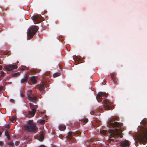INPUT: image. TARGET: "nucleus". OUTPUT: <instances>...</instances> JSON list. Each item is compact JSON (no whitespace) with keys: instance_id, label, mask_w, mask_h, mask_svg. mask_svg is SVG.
Listing matches in <instances>:
<instances>
[{"instance_id":"nucleus-1","label":"nucleus","mask_w":147,"mask_h":147,"mask_svg":"<svg viewBox=\"0 0 147 147\" xmlns=\"http://www.w3.org/2000/svg\"><path fill=\"white\" fill-rule=\"evenodd\" d=\"M122 131L120 128H119L109 129L108 132L107 131L102 130L100 131V132L104 135L108 134L109 136L108 142L111 144H113V142H117L119 139L122 138Z\"/></svg>"},{"instance_id":"nucleus-2","label":"nucleus","mask_w":147,"mask_h":147,"mask_svg":"<svg viewBox=\"0 0 147 147\" xmlns=\"http://www.w3.org/2000/svg\"><path fill=\"white\" fill-rule=\"evenodd\" d=\"M107 95V94L106 93L100 92L98 93L96 98L98 102H100L103 100V108L105 110H110L112 109V102L107 99H103L102 98V96L106 97Z\"/></svg>"},{"instance_id":"nucleus-3","label":"nucleus","mask_w":147,"mask_h":147,"mask_svg":"<svg viewBox=\"0 0 147 147\" xmlns=\"http://www.w3.org/2000/svg\"><path fill=\"white\" fill-rule=\"evenodd\" d=\"M137 140L139 142L142 144L141 143L144 144L147 142V128L146 127H144L143 129L142 132V134H140L137 137Z\"/></svg>"},{"instance_id":"nucleus-4","label":"nucleus","mask_w":147,"mask_h":147,"mask_svg":"<svg viewBox=\"0 0 147 147\" xmlns=\"http://www.w3.org/2000/svg\"><path fill=\"white\" fill-rule=\"evenodd\" d=\"M24 127L28 132H35L37 129V127L33 122V121L31 120H30L28 121L27 124L24 126Z\"/></svg>"},{"instance_id":"nucleus-5","label":"nucleus","mask_w":147,"mask_h":147,"mask_svg":"<svg viewBox=\"0 0 147 147\" xmlns=\"http://www.w3.org/2000/svg\"><path fill=\"white\" fill-rule=\"evenodd\" d=\"M81 133L79 131H76L74 132L69 131L68 132L67 138L69 141L71 143H74L76 142V140L74 136H79Z\"/></svg>"},{"instance_id":"nucleus-6","label":"nucleus","mask_w":147,"mask_h":147,"mask_svg":"<svg viewBox=\"0 0 147 147\" xmlns=\"http://www.w3.org/2000/svg\"><path fill=\"white\" fill-rule=\"evenodd\" d=\"M119 119V117H113L111 119L110 121L109 122V123L110 126L113 127H121L122 126V123L116 121H114L113 122V121L115 120L118 121Z\"/></svg>"},{"instance_id":"nucleus-7","label":"nucleus","mask_w":147,"mask_h":147,"mask_svg":"<svg viewBox=\"0 0 147 147\" xmlns=\"http://www.w3.org/2000/svg\"><path fill=\"white\" fill-rule=\"evenodd\" d=\"M38 29V27L36 26H32L28 29V31L27 32L28 36L32 38L37 31Z\"/></svg>"},{"instance_id":"nucleus-8","label":"nucleus","mask_w":147,"mask_h":147,"mask_svg":"<svg viewBox=\"0 0 147 147\" xmlns=\"http://www.w3.org/2000/svg\"><path fill=\"white\" fill-rule=\"evenodd\" d=\"M17 68V66L16 65H7L5 66V69L8 71H11Z\"/></svg>"},{"instance_id":"nucleus-9","label":"nucleus","mask_w":147,"mask_h":147,"mask_svg":"<svg viewBox=\"0 0 147 147\" xmlns=\"http://www.w3.org/2000/svg\"><path fill=\"white\" fill-rule=\"evenodd\" d=\"M32 19L36 22V23H40L42 21V20L40 16H34L32 17Z\"/></svg>"},{"instance_id":"nucleus-10","label":"nucleus","mask_w":147,"mask_h":147,"mask_svg":"<svg viewBox=\"0 0 147 147\" xmlns=\"http://www.w3.org/2000/svg\"><path fill=\"white\" fill-rule=\"evenodd\" d=\"M129 144V141L126 140L122 142L120 144L121 146V147L128 146Z\"/></svg>"},{"instance_id":"nucleus-11","label":"nucleus","mask_w":147,"mask_h":147,"mask_svg":"<svg viewBox=\"0 0 147 147\" xmlns=\"http://www.w3.org/2000/svg\"><path fill=\"white\" fill-rule=\"evenodd\" d=\"M28 98L29 100L30 101L33 102H34L37 99V96H34V97H31L30 95H28Z\"/></svg>"},{"instance_id":"nucleus-12","label":"nucleus","mask_w":147,"mask_h":147,"mask_svg":"<svg viewBox=\"0 0 147 147\" xmlns=\"http://www.w3.org/2000/svg\"><path fill=\"white\" fill-rule=\"evenodd\" d=\"M37 78L36 76H32L30 79V80L32 84H35L37 81Z\"/></svg>"},{"instance_id":"nucleus-13","label":"nucleus","mask_w":147,"mask_h":147,"mask_svg":"<svg viewBox=\"0 0 147 147\" xmlns=\"http://www.w3.org/2000/svg\"><path fill=\"white\" fill-rule=\"evenodd\" d=\"M31 111H28V114L30 116L33 117L35 114V113L36 111L34 110V109H31Z\"/></svg>"},{"instance_id":"nucleus-14","label":"nucleus","mask_w":147,"mask_h":147,"mask_svg":"<svg viewBox=\"0 0 147 147\" xmlns=\"http://www.w3.org/2000/svg\"><path fill=\"white\" fill-rule=\"evenodd\" d=\"M28 76L27 75H26L24 77V78L22 79L20 81V82L21 83H23L26 82H27L28 81Z\"/></svg>"},{"instance_id":"nucleus-15","label":"nucleus","mask_w":147,"mask_h":147,"mask_svg":"<svg viewBox=\"0 0 147 147\" xmlns=\"http://www.w3.org/2000/svg\"><path fill=\"white\" fill-rule=\"evenodd\" d=\"M59 128L60 130L63 131L65 129L66 127L65 125H59Z\"/></svg>"},{"instance_id":"nucleus-16","label":"nucleus","mask_w":147,"mask_h":147,"mask_svg":"<svg viewBox=\"0 0 147 147\" xmlns=\"http://www.w3.org/2000/svg\"><path fill=\"white\" fill-rule=\"evenodd\" d=\"M112 80L116 78V74L114 72H112L110 74Z\"/></svg>"},{"instance_id":"nucleus-17","label":"nucleus","mask_w":147,"mask_h":147,"mask_svg":"<svg viewBox=\"0 0 147 147\" xmlns=\"http://www.w3.org/2000/svg\"><path fill=\"white\" fill-rule=\"evenodd\" d=\"M45 87V85L44 84H41L39 86V90L41 91H42L43 88Z\"/></svg>"},{"instance_id":"nucleus-18","label":"nucleus","mask_w":147,"mask_h":147,"mask_svg":"<svg viewBox=\"0 0 147 147\" xmlns=\"http://www.w3.org/2000/svg\"><path fill=\"white\" fill-rule=\"evenodd\" d=\"M147 123V120L146 119H144L142 120L141 123L142 124L145 125Z\"/></svg>"},{"instance_id":"nucleus-19","label":"nucleus","mask_w":147,"mask_h":147,"mask_svg":"<svg viewBox=\"0 0 147 147\" xmlns=\"http://www.w3.org/2000/svg\"><path fill=\"white\" fill-rule=\"evenodd\" d=\"M12 75L13 77H16L19 76L20 74L19 72H17L13 73Z\"/></svg>"},{"instance_id":"nucleus-20","label":"nucleus","mask_w":147,"mask_h":147,"mask_svg":"<svg viewBox=\"0 0 147 147\" xmlns=\"http://www.w3.org/2000/svg\"><path fill=\"white\" fill-rule=\"evenodd\" d=\"M60 74L59 73H56L54 74L53 75V77L54 78H56L58 77L60 75Z\"/></svg>"},{"instance_id":"nucleus-21","label":"nucleus","mask_w":147,"mask_h":147,"mask_svg":"<svg viewBox=\"0 0 147 147\" xmlns=\"http://www.w3.org/2000/svg\"><path fill=\"white\" fill-rule=\"evenodd\" d=\"M49 74L48 73H45V74L43 75V77L44 78H47L49 76Z\"/></svg>"},{"instance_id":"nucleus-22","label":"nucleus","mask_w":147,"mask_h":147,"mask_svg":"<svg viewBox=\"0 0 147 147\" xmlns=\"http://www.w3.org/2000/svg\"><path fill=\"white\" fill-rule=\"evenodd\" d=\"M82 122H83L84 123H86L88 121V119H81Z\"/></svg>"},{"instance_id":"nucleus-23","label":"nucleus","mask_w":147,"mask_h":147,"mask_svg":"<svg viewBox=\"0 0 147 147\" xmlns=\"http://www.w3.org/2000/svg\"><path fill=\"white\" fill-rule=\"evenodd\" d=\"M39 138L41 140H42L44 138L43 135L42 134H40L39 136Z\"/></svg>"},{"instance_id":"nucleus-24","label":"nucleus","mask_w":147,"mask_h":147,"mask_svg":"<svg viewBox=\"0 0 147 147\" xmlns=\"http://www.w3.org/2000/svg\"><path fill=\"white\" fill-rule=\"evenodd\" d=\"M38 106L37 105H33L32 109H34L36 111V109L38 108Z\"/></svg>"},{"instance_id":"nucleus-25","label":"nucleus","mask_w":147,"mask_h":147,"mask_svg":"<svg viewBox=\"0 0 147 147\" xmlns=\"http://www.w3.org/2000/svg\"><path fill=\"white\" fill-rule=\"evenodd\" d=\"M112 80L113 81V83L115 84H117V81L116 78Z\"/></svg>"},{"instance_id":"nucleus-26","label":"nucleus","mask_w":147,"mask_h":147,"mask_svg":"<svg viewBox=\"0 0 147 147\" xmlns=\"http://www.w3.org/2000/svg\"><path fill=\"white\" fill-rule=\"evenodd\" d=\"M5 134L7 136H9V132L7 131H5Z\"/></svg>"},{"instance_id":"nucleus-27","label":"nucleus","mask_w":147,"mask_h":147,"mask_svg":"<svg viewBox=\"0 0 147 147\" xmlns=\"http://www.w3.org/2000/svg\"><path fill=\"white\" fill-rule=\"evenodd\" d=\"M45 121L44 120H42L40 121V123L41 124H44L45 123Z\"/></svg>"},{"instance_id":"nucleus-28","label":"nucleus","mask_w":147,"mask_h":147,"mask_svg":"<svg viewBox=\"0 0 147 147\" xmlns=\"http://www.w3.org/2000/svg\"><path fill=\"white\" fill-rule=\"evenodd\" d=\"M103 108H102L99 107L98 109V110L100 111V112H102L103 111Z\"/></svg>"},{"instance_id":"nucleus-29","label":"nucleus","mask_w":147,"mask_h":147,"mask_svg":"<svg viewBox=\"0 0 147 147\" xmlns=\"http://www.w3.org/2000/svg\"><path fill=\"white\" fill-rule=\"evenodd\" d=\"M64 136H63L62 134H60L59 136V137L60 138L63 139V138H64Z\"/></svg>"},{"instance_id":"nucleus-30","label":"nucleus","mask_w":147,"mask_h":147,"mask_svg":"<svg viewBox=\"0 0 147 147\" xmlns=\"http://www.w3.org/2000/svg\"><path fill=\"white\" fill-rule=\"evenodd\" d=\"M29 105H30V106L31 108V109H32V108L33 107V106L34 105L33 104L31 103H29Z\"/></svg>"},{"instance_id":"nucleus-31","label":"nucleus","mask_w":147,"mask_h":147,"mask_svg":"<svg viewBox=\"0 0 147 147\" xmlns=\"http://www.w3.org/2000/svg\"><path fill=\"white\" fill-rule=\"evenodd\" d=\"M28 92L29 95H30L32 93V91L31 90H29L28 91Z\"/></svg>"},{"instance_id":"nucleus-32","label":"nucleus","mask_w":147,"mask_h":147,"mask_svg":"<svg viewBox=\"0 0 147 147\" xmlns=\"http://www.w3.org/2000/svg\"><path fill=\"white\" fill-rule=\"evenodd\" d=\"M3 88V86H0V91L2 90Z\"/></svg>"},{"instance_id":"nucleus-33","label":"nucleus","mask_w":147,"mask_h":147,"mask_svg":"<svg viewBox=\"0 0 147 147\" xmlns=\"http://www.w3.org/2000/svg\"><path fill=\"white\" fill-rule=\"evenodd\" d=\"M3 142L2 141H0V146H2L3 145Z\"/></svg>"},{"instance_id":"nucleus-34","label":"nucleus","mask_w":147,"mask_h":147,"mask_svg":"<svg viewBox=\"0 0 147 147\" xmlns=\"http://www.w3.org/2000/svg\"><path fill=\"white\" fill-rule=\"evenodd\" d=\"M7 139L8 140H9L10 139V138L9 137V135L8 136H7Z\"/></svg>"},{"instance_id":"nucleus-35","label":"nucleus","mask_w":147,"mask_h":147,"mask_svg":"<svg viewBox=\"0 0 147 147\" xmlns=\"http://www.w3.org/2000/svg\"><path fill=\"white\" fill-rule=\"evenodd\" d=\"M1 74H2V75H3V74H4V72L2 71H1Z\"/></svg>"},{"instance_id":"nucleus-36","label":"nucleus","mask_w":147,"mask_h":147,"mask_svg":"<svg viewBox=\"0 0 147 147\" xmlns=\"http://www.w3.org/2000/svg\"><path fill=\"white\" fill-rule=\"evenodd\" d=\"M2 135V132L0 131V136L1 137Z\"/></svg>"},{"instance_id":"nucleus-37","label":"nucleus","mask_w":147,"mask_h":147,"mask_svg":"<svg viewBox=\"0 0 147 147\" xmlns=\"http://www.w3.org/2000/svg\"><path fill=\"white\" fill-rule=\"evenodd\" d=\"M2 69V67L0 66V70H1Z\"/></svg>"},{"instance_id":"nucleus-38","label":"nucleus","mask_w":147,"mask_h":147,"mask_svg":"<svg viewBox=\"0 0 147 147\" xmlns=\"http://www.w3.org/2000/svg\"><path fill=\"white\" fill-rule=\"evenodd\" d=\"M11 100H11H12L13 101V102L14 101V100L13 99L11 100Z\"/></svg>"},{"instance_id":"nucleus-39","label":"nucleus","mask_w":147,"mask_h":147,"mask_svg":"<svg viewBox=\"0 0 147 147\" xmlns=\"http://www.w3.org/2000/svg\"><path fill=\"white\" fill-rule=\"evenodd\" d=\"M138 144H136V146H138Z\"/></svg>"},{"instance_id":"nucleus-40","label":"nucleus","mask_w":147,"mask_h":147,"mask_svg":"<svg viewBox=\"0 0 147 147\" xmlns=\"http://www.w3.org/2000/svg\"><path fill=\"white\" fill-rule=\"evenodd\" d=\"M14 120V119H13L12 120V121H13V120Z\"/></svg>"},{"instance_id":"nucleus-41","label":"nucleus","mask_w":147,"mask_h":147,"mask_svg":"<svg viewBox=\"0 0 147 147\" xmlns=\"http://www.w3.org/2000/svg\"><path fill=\"white\" fill-rule=\"evenodd\" d=\"M28 39H28V38H27V40H28Z\"/></svg>"},{"instance_id":"nucleus-42","label":"nucleus","mask_w":147,"mask_h":147,"mask_svg":"<svg viewBox=\"0 0 147 147\" xmlns=\"http://www.w3.org/2000/svg\"><path fill=\"white\" fill-rule=\"evenodd\" d=\"M146 147H147V146Z\"/></svg>"}]
</instances>
